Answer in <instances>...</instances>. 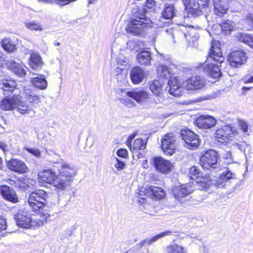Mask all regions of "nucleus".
Segmentation results:
<instances>
[{"instance_id":"obj_24","label":"nucleus","mask_w":253,"mask_h":253,"mask_svg":"<svg viewBox=\"0 0 253 253\" xmlns=\"http://www.w3.org/2000/svg\"><path fill=\"white\" fill-rule=\"evenodd\" d=\"M145 74L144 70L141 67H134L130 70V79L134 84H140L143 80Z\"/></svg>"},{"instance_id":"obj_34","label":"nucleus","mask_w":253,"mask_h":253,"mask_svg":"<svg viewBox=\"0 0 253 253\" xmlns=\"http://www.w3.org/2000/svg\"><path fill=\"white\" fill-rule=\"evenodd\" d=\"M188 176L191 179L198 180L203 176V173L197 167L194 166L190 168Z\"/></svg>"},{"instance_id":"obj_11","label":"nucleus","mask_w":253,"mask_h":253,"mask_svg":"<svg viewBox=\"0 0 253 253\" xmlns=\"http://www.w3.org/2000/svg\"><path fill=\"white\" fill-rule=\"evenodd\" d=\"M236 131L229 125H225L217 129L214 133L215 139L219 142L224 143L231 140Z\"/></svg>"},{"instance_id":"obj_14","label":"nucleus","mask_w":253,"mask_h":253,"mask_svg":"<svg viewBox=\"0 0 253 253\" xmlns=\"http://www.w3.org/2000/svg\"><path fill=\"white\" fill-rule=\"evenodd\" d=\"M182 1L188 17H195L201 14V9L203 8L202 3H199L196 0H182Z\"/></svg>"},{"instance_id":"obj_59","label":"nucleus","mask_w":253,"mask_h":253,"mask_svg":"<svg viewBox=\"0 0 253 253\" xmlns=\"http://www.w3.org/2000/svg\"><path fill=\"white\" fill-rule=\"evenodd\" d=\"M234 146L236 147H237L238 149H239L241 151H245V148L243 147L242 145L239 144V143H235L234 144Z\"/></svg>"},{"instance_id":"obj_53","label":"nucleus","mask_w":253,"mask_h":253,"mask_svg":"<svg viewBox=\"0 0 253 253\" xmlns=\"http://www.w3.org/2000/svg\"><path fill=\"white\" fill-rule=\"evenodd\" d=\"M116 92L120 96H124L125 95H126V92L127 91H126V90L125 89L121 88L120 87H118L116 89Z\"/></svg>"},{"instance_id":"obj_50","label":"nucleus","mask_w":253,"mask_h":253,"mask_svg":"<svg viewBox=\"0 0 253 253\" xmlns=\"http://www.w3.org/2000/svg\"><path fill=\"white\" fill-rule=\"evenodd\" d=\"M117 154L118 156L125 158L127 156V151L125 149H120L118 150Z\"/></svg>"},{"instance_id":"obj_40","label":"nucleus","mask_w":253,"mask_h":253,"mask_svg":"<svg viewBox=\"0 0 253 253\" xmlns=\"http://www.w3.org/2000/svg\"><path fill=\"white\" fill-rule=\"evenodd\" d=\"M171 235L172 232L170 231H166L154 236L151 238L146 239L145 242L148 244H152L162 237H164L166 236H170Z\"/></svg>"},{"instance_id":"obj_37","label":"nucleus","mask_w":253,"mask_h":253,"mask_svg":"<svg viewBox=\"0 0 253 253\" xmlns=\"http://www.w3.org/2000/svg\"><path fill=\"white\" fill-rule=\"evenodd\" d=\"M238 39L240 42L253 47V37L245 33H241L239 35Z\"/></svg>"},{"instance_id":"obj_48","label":"nucleus","mask_w":253,"mask_h":253,"mask_svg":"<svg viewBox=\"0 0 253 253\" xmlns=\"http://www.w3.org/2000/svg\"><path fill=\"white\" fill-rule=\"evenodd\" d=\"M78 225L77 223H75L70 227L67 228L65 231L66 238L70 237L73 234L74 231L78 228Z\"/></svg>"},{"instance_id":"obj_36","label":"nucleus","mask_w":253,"mask_h":253,"mask_svg":"<svg viewBox=\"0 0 253 253\" xmlns=\"http://www.w3.org/2000/svg\"><path fill=\"white\" fill-rule=\"evenodd\" d=\"M149 88L153 94L159 96L162 90V85L159 80H154L150 84Z\"/></svg>"},{"instance_id":"obj_57","label":"nucleus","mask_w":253,"mask_h":253,"mask_svg":"<svg viewBox=\"0 0 253 253\" xmlns=\"http://www.w3.org/2000/svg\"><path fill=\"white\" fill-rule=\"evenodd\" d=\"M244 83L245 84H249L253 83V76L248 78L247 76H246L243 79Z\"/></svg>"},{"instance_id":"obj_60","label":"nucleus","mask_w":253,"mask_h":253,"mask_svg":"<svg viewBox=\"0 0 253 253\" xmlns=\"http://www.w3.org/2000/svg\"><path fill=\"white\" fill-rule=\"evenodd\" d=\"M4 57L2 55L1 53L0 52V66L3 65V62H4Z\"/></svg>"},{"instance_id":"obj_1","label":"nucleus","mask_w":253,"mask_h":253,"mask_svg":"<svg viewBox=\"0 0 253 253\" xmlns=\"http://www.w3.org/2000/svg\"><path fill=\"white\" fill-rule=\"evenodd\" d=\"M224 59L219 42L212 40L209 55L204 64V71L212 78L218 79L221 75L219 64L222 63Z\"/></svg>"},{"instance_id":"obj_56","label":"nucleus","mask_w":253,"mask_h":253,"mask_svg":"<svg viewBox=\"0 0 253 253\" xmlns=\"http://www.w3.org/2000/svg\"><path fill=\"white\" fill-rule=\"evenodd\" d=\"M46 1L49 3H56L57 4L60 6H62L63 5L62 3L63 0H46Z\"/></svg>"},{"instance_id":"obj_45","label":"nucleus","mask_w":253,"mask_h":253,"mask_svg":"<svg viewBox=\"0 0 253 253\" xmlns=\"http://www.w3.org/2000/svg\"><path fill=\"white\" fill-rule=\"evenodd\" d=\"M23 149L26 150L28 152L31 153V154H32L33 156H35L37 158H39L41 157V153L38 149L31 148L27 147H24Z\"/></svg>"},{"instance_id":"obj_32","label":"nucleus","mask_w":253,"mask_h":253,"mask_svg":"<svg viewBox=\"0 0 253 253\" xmlns=\"http://www.w3.org/2000/svg\"><path fill=\"white\" fill-rule=\"evenodd\" d=\"M24 67L25 66L23 65L16 63L15 62L11 63L9 66L10 70L20 77H23L26 74Z\"/></svg>"},{"instance_id":"obj_28","label":"nucleus","mask_w":253,"mask_h":253,"mask_svg":"<svg viewBox=\"0 0 253 253\" xmlns=\"http://www.w3.org/2000/svg\"><path fill=\"white\" fill-rule=\"evenodd\" d=\"M24 95L26 102L24 103L25 105H27V108H28L29 106L31 107H36L40 102V97L34 93L30 91L25 92ZM28 110V108H27V111Z\"/></svg>"},{"instance_id":"obj_54","label":"nucleus","mask_w":253,"mask_h":253,"mask_svg":"<svg viewBox=\"0 0 253 253\" xmlns=\"http://www.w3.org/2000/svg\"><path fill=\"white\" fill-rule=\"evenodd\" d=\"M122 102L129 107H131L135 105L134 102L129 99H124Z\"/></svg>"},{"instance_id":"obj_16","label":"nucleus","mask_w":253,"mask_h":253,"mask_svg":"<svg viewBox=\"0 0 253 253\" xmlns=\"http://www.w3.org/2000/svg\"><path fill=\"white\" fill-rule=\"evenodd\" d=\"M216 120L209 115H201L197 117L195 120V124L197 127L202 129H210L215 126Z\"/></svg>"},{"instance_id":"obj_33","label":"nucleus","mask_w":253,"mask_h":253,"mask_svg":"<svg viewBox=\"0 0 253 253\" xmlns=\"http://www.w3.org/2000/svg\"><path fill=\"white\" fill-rule=\"evenodd\" d=\"M1 44L3 48L8 52H12L16 50V44L9 38H5L1 41Z\"/></svg>"},{"instance_id":"obj_38","label":"nucleus","mask_w":253,"mask_h":253,"mask_svg":"<svg viewBox=\"0 0 253 253\" xmlns=\"http://www.w3.org/2000/svg\"><path fill=\"white\" fill-rule=\"evenodd\" d=\"M234 23L232 21L226 20L220 24L222 31L225 34L230 33V32L234 29Z\"/></svg>"},{"instance_id":"obj_17","label":"nucleus","mask_w":253,"mask_h":253,"mask_svg":"<svg viewBox=\"0 0 253 253\" xmlns=\"http://www.w3.org/2000/svg\"><path fill=\"white\" fill-rule=\"evenodd\" d=\"M0 193L2 198L6 201L12 203L18 202L17 194L14 189L7 185L0 186Z\"/></svg>"},{"instance_id":"obj_25","label":"nucleus","mask_w":253,"mask_h":253,"mask_svg":"<svg viewBox=\"0 0 253 253\" xmlns=\"http://www.w3.org/2000/svg\"><path fill=\"white\" fill-rule=\"evenodd\" d=\"M184 30H186V28L182 27V29L180 28V27H178V29H172L170 28L169 29H166L165 31L166 33L170 34L173 39V42H175L176 40H184L186 39V35Z\"/></svg>"},{"instance_id":"obj_61","label":"nucleus","mask_w":253,"mask_h":253,"mask_svg":"<svg viewBox=\"0 0 253 253\" xmlns=\"http://www.w3.org/2000/svg\"><path fill=\"white\" fill-rule=\"evenodd\" d=\"M248 20L252 22V24L253 26V15H250L248 18Z\"/></svg>"},{"instance_id":"obj_29","label":"nucleus","mask_w":253,"mask_h":253,"mask_svg":"<svg viewBox=\"0 0 253 253\" xmlns=\"http://www.w3.org/2000/svg\"><path fill=\"white\" fill-rule=\"evenodd\" d=\"M16 84L13 81H4L0 83V89L5 96L10 95L15 90Z\"/></svg>"},{"instance_id":"obj_10","label":"nucleus","mask_w":253,"mask_h":253,"mask_svg":"<svg viewBox=\"0 0 253 253\" xmlns=\"http://www.w3.org/2000/svg\"><path fill=\"white\" fill-rule=\"evenodd\" d=\"M39 180L47 183L53 184L58 189H63V182L59 181V178L55 176L54 173L50 169L39 172L38 173Z\"/></svg>"},{"instance_id":"obj_42","label":"nucleus","mask_w":253,"mask_h":253,"mask_svg":"<svg viewBox=\"0 0 253 253\" xmlns=\"http://www.w3.org/2000/svg\"><path fill=\"white\" fill-rule=\"evenodd\" d=\"M26 27L30 30L42 31L43 28L42 25L34 21L25 23Z\"/></svg>"},{"instance_id":"obj_18","label":"nucleus","mask_w":253,"mask_h":253,"mask_svg":"<svg viewBox=\"0 0 253 253\" xmlns=\"http://www.w3.org/2000/svg\"><path fill=\"white\" fill-rule=\"evenodd\" d=\"M7 166L9 169L19 173H26L28 169L23 161L17 159H11L8 161Z\"/></svg>"},{"instance_id":"obj_12","label":"nucleus","mask_w":253,"mask_h":253,"mask_svg":"<svg viewBox=\"0 0 253 253\" xmlns=\"http://www.w3.org/2000/svg\"><path fill=\"white\" fill-rule=\"evenodd\" d=\"M175 137L172 133L166 134L162 138L161 148L165 154L171 156L175 152Z\"/></svg>"},{"instance_id":"obj_5","label":"nucleus","mask_w":253,"mask_h":253,"mask_svg":"<svg viewBox=\"0 0 253 253\" xmlns=\"http://www.w3.org/2000/svg\"><path fill=\"white\" fill-rule=\"evenodd\" d=\"M136 194V197L139 199L138 202L142 203H145L147 195L155 199H162L165 196V192L162 188L154 186L138 188Z\"/></svg>"},{"instance_id":"obj_46","label":"nucleus","mask_w":253,"mask_h":253,"mask_svg":"<svg viewBox=\"0 0 253 253\" xmlns=\"http://www.w3.org/2000/svg\"><path fill=\"white\" fill-rule=\"evenodd\" d=\"M239 125L240 129L243 131V132L246 135H249V126L247 123L244 121L240 120L239 121Z\"/></svg>"},{"instance_id":"obj_63","label":"nucleus","mask_w":253,"mask_h":253,"mask_svg":"<svg viewBox=\"0 0 253 253\" xmlns=\"http://www.w3.org/2000/svg\"><path fill=\"white\" fill-rule=\"evenodd\" d=\"M94 1V0H89L88 2V4H92Z\"/></svg>"},{"instance_id":"obj_2","label":"nucleus","mask_w":253,"mask_h":253,"mask_svg":"<svg viewBox=\"0 0 253 253\" xmlns=\"http://www.w3.org/2000/svg\"><path fill=\"white\" fill-rule=\"evenodd\" d=\"M233 179H236V175L227 169L214 180H211L209 175H205L204 177L202 176L196 182L201 189L207 191L213 187L225 188L229 181Z\"/></svg>"},{"instance_id":"obj_21","label":"nucleus","mask_w":253,"mask_h":253,"mask_svg":"<svg viewBox=\"0 0 253 253\" xmlns=\"http://www.w3.org/2000/svg\"><path fill=\"white\" fill-rule=\"evenodd\" d=\"M126 96L135 100L137 103H141L148 98V93L143 89H135L127 91Z\"/></svg>"},{"instance_id":"obj_15","label":"nucleus","mask_w":253,"mask_h":253,"mask_svg":"<svg viewBox=\"0 0 253 253\" xmlns=\"http://www.w3.org/2000/svg\"><path fill=\"white\" fill-rule=\"evenodd\" d=\"M152 165L157 170L163 173H168L172 168V164L161 157H154L152 158Z\"/></svg>"},{"instance_id":"obj_4","label":"nucleus","mask_w":253,"mask_h":253,"mask_svg":"<svg viewBox=\"0 0 253 253\" xmlns=\"http://www.w3.org/2000/svg\"><path fill=\"white\" fill-rule=\"evenodd\" d=\"M149 21L146 18L145 13L139 10L133 14V17L127 25L126 31L132 34L139 35L147 27Z\"/></svg>"},{"instance_id":"obj_41","label":"nucleus","mask_w":253,"mask_h":253,"mask_svg":"<svg viewBox=\"0 0 253 253\" xmlns=\"http://www.w3.org/2000/svg\"><path fill=\"white\" fill-rule=\"evenodd\" d=\"M184 248L177 244L169 246L167 248V253H183Z\"/></svg>"},{"instance_id":"obj_27","label":"nucleus","mask_w":253,"mask_h":253,"mask_svg":"<svg viewBox=\"0 0 253 253\" xmlns=\"http://www.w3.org/2000/svg\"><path fill=\"white\" fill-rule=\"evenodd\" d=\"M76 174L77 170L73 166L64 163V186L66 182L73 181Z\"/></svg>"},{"instance_id":"obj_43","label":"nucleus","mask_w":253,"mask_h":253,"mask_svg":"<svg viewBox=\"0 0 253 253\" xmlns=\"http://www.w3.org/2000/svg\"><path fill=\"white\" fill-rule=\"evenodd\" d=\"M115 78L117 80L118 82L122 81V80L125 81L126 75L125 73V70L123 69L120 68L119 67H117L115 71Z\"/></svg>"},{"instance_id":"obj_3","label":"nucleus","mask_w":253,"mask_h":253,"mask_svg":"<svg viewBox=\"0 0 253 253\" xmlns=\"http://www.w3.org/2000/svg\"><path fill=\"white\" fill-rule=\"evenodd\" d=\"M157 71L158 75L162 78L168 79L171 78L166 88L169 94L174 96H180L182 94L180 84L177 77L171 78L172 72L171 68L160 65L157 67Z\"/></svg>"},{"instance_id":"obj_23","label":"nucleus","mask_w":253,"mask_h":253,"mask_svg":"<svg viewBox=\"0 0 253 253\" xmlns=\"http://www.w3.org/2000/svg\"><path fill=\"white\" fill-rule=\"evenodd\" d=\"M14 219L17 225L25 228H29L32 222L30 215H25L23 211L18 212L15 214Z\"/></svg>"},{"instance_id":"obj_58","label":"nucleus","mask_w":253,"mask_h":253,"mask_svg":"<svg viewBox=\"0 0 253 253\" xmlns=\"http://www.w3.org/2000/svg\"><path fill=\"white\" fill-rule=\"evenodd\" d=\"M7 145L4 142L0 141V148L3 151H5L7 148Z\"/></svg>"},{"instance_id":"obj_64","label":"nucleus","mask_w":253,"mask_h":253,"mask_svg":"<svg viewBox=\"0 0 253 253\" xmlns=\"http://www.w3.org/2000/svg\"><path fill=\"white\" fill-rule=\"evenodd\" d=\"M54 44L56 45V46H58L60 45V43L59 42H54Z\"/></svg>"},{"instance_id":"obj_26","label":"nucleus","mask_w":253,"mask_h":253,"mask_svg":"<svg viewBox=\"0 0 253 253\" xmlns=\"http://www.w3.org/2000/svg\"><path fill=\"white\" fill-rule=\"evenodd\" d=\"M136 59L139 64L149 66L151 65V62L152 60L151 52L145 50L140 51L137 54Z\"/></svg>"},{"instance_id":"obj_6","label":"nucleus","mask_w":253,"mask_h":253,"mask_svg":"<svg viewBox=\"0 0 253 253\" xmlns=\"http://www.w3.org/2000/svg\"><path fill=\"white\" fill-rule=\"evenodd\" d=\"M47 194L43 190H37L32 192L28 199V203L35 211H41L46 204Z\"/></svg>"},{"instance_id":"obj_8","label":"nucleus","mask_w":253,"mask_h":253,"mask_svg":"<svg viewBox=\"0 0 253 253\" xmlns=\"http://www.w3.org/2000/svg\"><path fill=\"white\" fill-rule=\"evenodd\" d=\"M0 108L4 111L13 110L17 108L19 112L24 114L27 112V106L17 98L12 97L10 98H5L2 100L0 103Z\"/></svg>"},{"instance_id":"obj_39","label":"nucleus","mask_w":253,"mask_h":253,"mask_svg":"<svg viewBox=\"0 0 253 253\" xmlns=\"http://www.w3.org/2000/svg\"><path fill=\"white\" fill-rule=\"evenodd\" d=\"M147 142V140L146 139L143 140L141 138H137L134 140L131 149L132 148L133 150H143L146 148Z\"/></svg>"},{"instance_id":"obj_44","label":"nucleus","mask_w":253,"mask_h":253,"mask_svg":"<svg viewBox=\"0 0 253 253\" xmlns=\"http://www.w3.org/2000/svg\"><path fill=\"white\" fill-rule=\"evenodd\" d=\"M75 192L74 188L72 187L67 191V188L64 186V198H65V202L68 203L70 201L72 197L74 196Z\"/></svg>"},{"instance_id":"obj_49","label":"nucleus","mask_w":253,"mask_h":253,"mask_svg":"<svg viewBox=\"0 0 253 253\" xmlns=\"http://www.w3.org/2000/svg\"><path fill=\"white\" fill-rule=\"evenodd\" d=\"M114 159L116 161V163L114 164V166L117 169L118 171L123 169L125 166V164L117 158H114Z\"/></svg>"},{"instance_id":"obj_31","label":"nucleus","mask_w":253,"mask_h":253,"mask_svg":"<svg viewBox=\"0 0 253 253\" xmlns=\"http://www.w3.org/2000/svg\"><path fill=\"white\" fill-rule=\"evenodd\" d=\"M29 64L33 69L37 70L39 66L42 64L40 55L37 53H32L31 54Z\"/></svg>"},{"instance_id":"obj_52","label":"nucleus","mask_w":253,"mask_h":253,"mask_svg":"<svg viewBox=\"0 0 253 253\" xmlns=\"http://www.w3.org/2000/svg\"><path fill=\"white\" fill-rule=\"evenodd\" d=\"M137 133H133V134L129 135V136L128 138V139L127 140L126 144L129 147L130 150H131V143L132 140L134 138V137L136 136Z\"/></svg>"},{"instance_id":"obj_19","label":"nucleus","mask_w":253,"mask_h":253,"mask_svg":"<svg viewBox=\"0 0 253 253\" xmlns=\"http://www.w3.org/2000/svg\"><path fill=\"white\" fill-rule=\"evenodd\" d=\"M185 87L188 90L201 89L205 84L204 79L200 76H193L186 82Z\"/></svg>"},{"instance_id":"obj_22","label":"nucleus","mask_w":253,"mask_h":253,"mask_svg":"<svg viewBox=\"0 0 253 253\" xmlns=\"http://www.w3.org/2000/svg\"><path fill=\"white\" fill-rule=\"evenodd\" d=\"M172 192L174 197L182 202L181 199L189 195L192 191L188 189V186L187 185L183 184L180 186L174 187L172 188Z\"/></svg>"},{"instance_id":"obj_35","label":"nucleus","mask_w":253,"mask_h":253,"mask_svg":"<svg viewBox=\"0 0 253 253\" xmlns=\"http://www.w3.org/2000/svg\"><path fill=\"white\" fill-rule=\"evenodd\" d=\"M32 82L35 86L41 89H44L47 87L46 81L42 77H36L33 78Z\"/></svg>"},{"instance_id":"obj_7","label":"nucleus","mask_w":253,"mask_h":253,"mask_svg":"<svg viewBox=\"0 0 253 253\" xmlns=\"http://www.w3.org/2000/svg\"><path fill=\"white\" fill-rule=\"evenodd\" d=\"M218 159L217 153L215 150L210 149L201 155L200 159V165L204 169H215L218 166Z\"/></svg>"},{"instance_id":"obj_30","label":"nucleus","mask_w":253,"mask_h":253,"mask_svg":"<svg viewBox=\"0 0 253 253\" xmlns=\"http://www.w3.org/2000/svg\"><path fill=\"white\" fill-rule=\"evenodd\" d=\"M163 19H171L175 16V7L173 4H166L162 12Z\"/></svg>"},{"instance_id":"obj_47","label":"nucleus","mask_w":253,"mask_h":253,"mask_svg":"<svg viewBox=\"0 0 253 253\" xmlns=\"http://www.w3.org/2000/svg\"><path fill=\"white\" fill-rule=\"evenodd\" d=\"M222 158L226 160V163L231 164L234 162L231 151H227L223 154Z\"/></svg>"},{"instance_id":"obj_9","label":"nucleus","mask_w":253,"mask_h":253,"mask_svg":"<svg viewBox=\"0 0 253 253\" xmlns=\"http://www.w3.org/2000/svg\"><path fill=\"white\" fill-rule=\"evenodd\" d=\"M180 136L185 142V146L189 149H196L200 145V139L199 135L189 129L182 130Z\"/></svg>"},{"instance_id":"obj_13","label":"nucleus","mask_w":253,"mask_h":253,"mask_svg":"<svg viewBox=\"0 0 253 253\" xmlns=\"http://www.w3.org/2000/svg\"><path fill=\"white\" fill-rule=\"evenodd\" d=\"M248 59L247 53L243 50H235L228 56V61L231 66L239 68L244 64Z\"/></svg>"},{"instance_id":"obj_51","label":"nucleus","mask_w":253,"mask_h":253,"mask_svg":"<svg viewBox=\"0 0 253 253\" xmlns=\"http://www.w3.org/2000/svg\"><path fill=\"white\" fill-rule=\"evenodd\" d=\"M156 4L154 0H146L145 1V6L149 9L152 8Z\"/></svg>"},{"instance_id":"obj_55","label":"nucleus","mask_w":253,"mask_h":253,"mask_svg":"<svg viewBox=\"0 0 253 253\" xmlns=\"http://www.w3.org/2000/svg\"><path fill=\"white\" fill-rule=\"evenodd\" d=\"M6 228V221L3 218H0V232Z\"/></svg>"},{"instance_id":"obj_20","label":"nucleus","mask_w":253,"mask_h":253,"mask_svg":"<svg viewBox=\"0 0 253 253\" xmlns=\"http://www.w3.org/2000/svg\"><path fill=\"white\" fill-rule=\"evenodd\" d=\"M214 13L219 16H222L227 13L229 4L227 0H212Z\"/></svg>"},{"instance_id":"obj_62","label":"nucleus","mask_w":253,"mask_h":253,"mask_svg":"<svg viewBox=\"0 0 253 253\" xmlns=\"http://www.w3.org/2000/svg\"><path fill=\"white\" fill-rule=\"evenodd\" d=\"M252 89L251 87L243 86L242 89L244 91L250 90Z\"/></svg>"}]
</instances>
